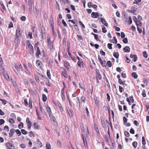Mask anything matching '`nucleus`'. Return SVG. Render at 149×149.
<instances>
[{
    "label": "nucleus",
    "instance_id": "45",
    "mask_svg": "<svg viewBox=\"0 0 149 149\" xmlns=\"http://www.w3.org/2000/svg\"><path fill=\"white\" fill-rule=\"evenodd\" d=\"M79 23L80 25L82 27L83 29H84L85 28V26L82 23V22L81 21H79Z\"/></svg>",
    "mask_w": 149,
    "mask_h": 149
},
{
    "label": "nucleus",
    "instance_id": "60",
    "mask_svg": "<svg viewBox=\"0 0 149 149\" xmlns=\"http://www.w3.org/2000/svg\"><path fill=\"white\" fill-rule=\"evenodd\" d=\"M88 7L90 8L92 7V3L91 2H88Z\"/></svg>",
    "mask_w": 149,
    "mask_h": 149
},
{
    "label": "nucleus",
    "instance_id": "29",
    "mask_svg": "<svg viewBox=\"0 0 149 149\" xmlns=\"http://www.w3.org/2000/svg\"><path fill=\"white\" fill-rule=\"evenodd\" d=\"M46 149H51V146L48 142H47L46 146Z\"/></svg>",
    "mask_w": 149,
    "mask_h": 149
},
{
    "label": "nucleus",
    "instance_id": "40",
    "mask_svg": "<svg viewBox=\"0 0 149 149\" xmlns=\"http://www.w3.org/2000/svg\"><path fill=\"white\" fill-rule=\"evenodd\" d=\"M133 146L135 148H136L137 145V143L136 141H134L132 143Z\"/></svg>",
    "mask_w": 149,
    "mask_h": 149
},
{
    "label": "nucleus",
    "instance_id": "18",
    "mask_svg": "<svg viewBox=\"0 0 149 149\" xmlns=\"http://www.w3.org/2000/svg\"><path fill=\"white\" fill-rule=\"evenodd\" d=\"M40 111L41 112H42V113L44 115H46L47 114L46 113L45 111L43 110V109L42 108V106H41L40 104Z\"/></svg>",
    "mask_w": 149,
    "mask_h": 149
},
{
    "label": "nucleus",
    "instance_id": "56",
    "mask_svg": "<svg viewBox=\"0 0 149 149\" xmlns=\"http://www.w3.org/2000/svg\"><path fill=\"white\" fill-rule=\"evenodd\" d=\"M70 58H71L73 61L75 62H76L77 58L75 57H74V56H72Z\"/></svg>",
    "mask_w": 149,
    "mask_h": 149
},
{
    "label": "nucleus",
    "instance_id": "19",
    "mask_svg": "<svg viewBox=\"0 0 149 149\" xmlns=\"http://www.w3.org/2000/svg\"><path fill=\"white\" fill-rule=\"evenodd\" d=\"M92 34H93L94 36L95 39L97 41H100V39H99L98 38V35L97 34H95L94 33H92Z\"/></svg>",
    "mask_w": 149,
    "mask_h": 149
},
{
    "label": "nucleus",
    "instance_id": "57",
    "mask_svg": "<svg viewBox=\"0 0 149 149\" xmlns=\"http://www.w3.org/2000/svg\"><path fill=\"white\" fill-rule=\"evenodd\" d=\"M62 23L63 24V26H67V24L64 19H62Z\"/></svg>",
    "mask_w": 149,
    "mask_h": 149
},
{
    "label": "nucleus",
    "instance_id": "42",
    "mask_svg": "<svg viewBox=\"0 0 149 149\" xmlns=\"http://www.w3.org/2000/svg\"><path fill=\"white\" fill-rule=\"evenodd\" d=\"M81 100L82 101V102H83L85 103V102L86 99H85V97H84L83 95H82L81 96Z\"/></svg>",
    "mask_w": 149,
    "mask_h": 149
},
{
    "label": "nucleus",
    "instance_id": "43",
    "mask_svg": "<svg viewBox=\"0 0 149 149\" xmlns=\"http://www.w3.org/2000/svg\"><path fill=\"white\" fill-rule=\"evenodd\" d=\"M119 91L120 93H122L124 91V88L121 86H119Z\"/></svg>",
    "mask_w": 149,
    "mask_h": 149
},
{
    "label": "nucleus",
    "instance_id": "15",
    "mask_svg": "<svg viewBox=\"0 0 149 149\" xmlns=\"http://www.w3.org/2000/svg\"><path fill=\"white\" fill-rule=\"evenodd\" d=\"M123 51L125 52H129L130 51V47L128 46H126L123 48Z\"/></svg>",
    "mask_w": 149,
    "mask_h": 149
},
{
    "label": "nucleus",
    "instance_id": "14",
    "mask_svg": "<svg viewBox=\"0 0 149 149\" xmlns=\"http://www.w3.org/2000/svg\"><path fill=\"white\" fill-rule=\"evenodd\" d=\"M130 57L131 58H133V60L134 62H136L137 60V56L136 55L131 54Z\"/></svg>",
    "mask_w": 149,
    "mask_h": 149
},
{
    "label": "nucleus",
    "instance_id": "63",
    "mask_svg": "<svg viewBox=\"0 0 149 149\" xmlns=\"http://www.w3.org/2000/svg\"><path fill=\"white\" fill-rule=\"evenodd\" d=\"M29 135L30 136L33 137H34V134L32 131H30L29 133Z\"/></svg>",
    "mask_w": 149,
    "mask_h": 149
},
{
    "label": "nucleus",
    "instance_id": "27",
    "mask_svg": "<svg viewBox=\"0 0 149 149\" xmlns=\"http://www.w3.org/2000/svg\"><path fill=\"white\" fill-rule=\"evenodd\" d=\"M20 29L19 28H18L16 31V35H18L19 36H21V34L20 33Z\"/></svg>",
    "mask_w": 149,
    "mask_h": 149
},
{
    "label": "nucleus",
    "instance_id": "25",
    "mask_svg": "<svg viewBox=\"0 0 149 149\" xmlns=\"http://www.w3.org/2000/svg\"><path fill=\"white\" fill-rule=\"evenodd\" d=\"M100 63L101 65L104 67V66H106L107 65V64L106 61L105 60H104L103 62L102 61H101Z\"/></svg>",
    "mask_w": 149,
    "mask_h": 149
},
{
    "label": "nucleus",
    "instance_id": "55",
    "mask_svg": "<svg viewBox=\"0 0 149 149\" xmlns=\"http://www.w3.org/2000/svg\"><path fill=\"white\" fill-rule=\"evenodd\" d=\"M9 122L11 124L14 123H15L14 120L12 118H10L9 119Z\"/></svg>",
    "mask_w": 149,
    "mask_h": 149
},
{
    "label": "nucleus",
    "instance_id": "26",
    "mask_svg": "<svg viewBox=\"0 0 149 149\" xmlns=\"http://www.w3.org/2000/svg\"><path fill=\"white\" fill-rule=\"evenodd\" d=\"M51 120L53 121L54 122H55L56 120V119L52 115H50V116H49Z\"/></svg>",
    "mask_w": 149,
    "mask_h": 149
},
{
    "label": "nucleus",
    "instance_id": "7",
    "mask_svg": "<svg viewBox=\"0 0 149 149\" xmlns=\"http://www.w3.org/2000/svg\"><path fill=\"white\" fill-rule=\"evenodd\" d=\"M100 14L97 12H93L91 14V16L92 17L94 18H96L98 17H99Z\"/></svg>",
    "mask_w": 149,
    "mask_h": 149
},
{
    "label": "nucleus",
    "instance_id": "46",
    "mask_svg": "<svg viewBox=\"0 0 149 149\" xmlns=\"http://www.w3.org/2000/svg\"><path fill=\"white\" fill-rule=\"evenodd\" d=\"M29 106L31 109H32L33 108L32 102L30 100H29Z\"/></svg>",
    "mask_w": 149,
    "mask_h": 149
},
{
    "label": "nucleus",
    "instance_id": "37",
    "mask_svg": "<svg viewBox=\"0 0 149 149\" xmlns=\"http://www.w3.org/2000/svg\"><path fill=\"white\" fill-rule=\"evenodd\" d=\"M8 136L10 137H11L12 135L13 134L14 131L11 132V131H10V132H8Z\"/></svg>",
    "mask_w": 149,
    "mask_h": 149
},
{
    "label": "nucleus",
    "instance_id": "59",
    "mask_svg": "<svg viewBox=\"0 0 149 149\" xmlns=\"http://www.w3.org/2000/svg\"><path fill=\"white\" fill-rule=\"evenodd\" d=\"M23 21H24L26 20V17L25 16H22L20 18Z\"/></svg>",
    "mask_w": 149,
    "mask_h": 149
},
{
    "label": "nucleus",
    "instance_id": "8",
    "mask_svg": "<svg viewBox=\"0 0 149 149\" xmlns=\"http://www.w3.org/2000/svg\"><path fill=\"white\" fill-rule=\"evenodd\" d=\"M36 56L38 58L39 57V55L41 54L39 47H37L36 49Z\"/></svg>",
    "mask_w": 149,
    "mask_h": 149
},
{
    "label": "nucleus",
    "instance_id": "39",
    "mask_svg": "<svg viewBox=\"0 0 149 149\" xmlns=\"http://www.w3.org/2000/svg\"><path fill=\"white\" fill-rule=\"evenodd\" d=\"M104 138L105 139V141L108 143L109 142V140L107 136L106 135H104Z\"/></svg>",
    "mask_w": 149,
    "mask_h": 149
},
{
    "label": "nucleus",
    "instance_id": "53",
    "mask_svg": "<svg viewBox=\"0 0 149 149\" xmlns=\"http://www.w3.org/2000/svg\"><path fill=\"white\" fill-rule=\"evenodd\" d=\"M124 134L125 136H126V137H129V132H128L127 131H125L124 132Z\"/></svg>",
    "mask_w": 149,
    "mask_h": 149
},
{
    "label": "nucleus",
    "instance_id": "31",
    "mask_svg": "<svg viewBox=\"0 0 149 149\" xmlns=\"http://www.w3.org/2000/svg\"><path fill=\"white\" fill-rule=\"evenodd\" d=\"M68 112L70 116H72L73 115V110L72 109H70L69 111L68 110Z\"/></svg>",
    "mask_w": 149,
    "mask_h": 149
},
{
    "label": "nucleus",
    "instance_id": "64",
    "mask_svg": "<svg viewBox=\"0 0 149 149\" xmlns=\"http://www.w3.org/2000/svg\"><path fill=\"white\" fill-rule=\"evenodd\" d=\"M123 19L124 20H125V19H127V17L125 14H123L122 15Z\"/></svg>",
    "mask_w": 149,
    "mask_h": 149
},
{
    "label": "nucleus",
    "instance_id": "12",
    "mask_svg": "<svg viewBox=\"0 0 149 149\" xmlns=\"http://www.w3.org/2000/svg\"><path fill=\"white\" fill-rule=\"evenodd\" d=\"M29 53L32 56H33L34 53V51L33 47H29Z\"/></svg>",
    "mask_w": 149,
    "mask_h": 149
},
{
    "label": "nucleus",
    "instance_id": "49",
    "mask_svg": "<svg viewBox=\"0 0 149 149\" xmlns=\"http://www.w3.org/2000/svg\"><path fill=\"white\" fill-rule=\"evenodd\" d=\"M112 44L111 43H108L107 45V47L109 49H112Z\"/></svg>",
    "mask_w": 149,
    "mask_h": 149
},
{
    "label": "nucleus",
    "instance_id": "24",
    "mask_svg": "<svg viewBox=\"0 0 149 149\" xmlns=\"http://www.w3.org/2000/svg\"><path fill=\"white\" fill-rule=\"evenodd\" d=\"M42 100L44 102H45L47 100V97L45 94L42 95Z\"/></svg>",
    "mask_w": 149,
    "mask_h": 149
},
{
    "label": "nucleus",
    "instance_id": "33",
    "mask_svg": "<svg viewBox=\"0 0 149 149\" xmlns=\"http://www.w3.org/2000/svg\"><path fill=\"white\" fill-rule=\"evenodd\" d=\"M23 127V124L22 122H20L18 125V128L19 129H22Z\"/></svg>",
    "mask_w": 149,
    "mask_h": 149
},
{
    "label": "nucleus",
    "instance_id": "9",
    "mask_svg": "<svg viewBox=\"0 0 149 149\" xmlns=\"http://www.w3.org/2000/svg\"><path fill=\"white\" fill-rule=\"evenodd\" d=\"M125 22L128 23L129 24H131L132 22V17L130 16L129 17L128 20H127V19H125L124 20Z\"/></svg>",
    "mask_w": 149,
    "mask_h": 149
},
{
    "label": "nucleus",
    "instance_id": "16",
    "mask_svg": "<svg viewBox=\"0 0 149 149\" xmlns=\"http://www.w3.org/2000/svg\"><path fill=\"white\" fill-rule=\"evenodd\" d=\"M61 76H63L65 78L67 77V71L65 69L63 71H62L61 74Z\"/></svg>",
    "mask_w": 149,
    "mask_h": 149
},
{
    "label": "nucleus",
    "instance_id": "62",
    "mask_svg": "<svg viewBox=\"0 0 149 149\" xmlns=\"http://www.w3.org/2000/svg\"><path fill=\"white\" fill-rule=\"evenodd\" d=\"M24 103L25 105L26 106H27L28 105L27 100L26 98H25L24 99Z\"/></svg>",
    "mask_w": 149,
    "mask_h": 149
},
{
    "label": "nucleus",
    "instance_id": "38",
    "mask_svg": "<svg viewBox=\"0 0 149 149\" xmlns=\"http://www.w3.org/2000/svg\"><path fill=\"white\" fill-rule=\"evenodd\" d=\"M16 36L15 37V42H18L19 41V37L20 36H19L18 35H16Z\"/></svg>",
    "mask_w": 149,
    "mask_h": 149
},
{
    "label": "nucleus",
    "instance_id": "6",
    "mask_svg": "<svg viewBox=\"0 0 149 149\" xmlns=\"http://www.w3.org/2000/svg\"><path fill=\"white\" fill-rule=\"evenodd\" d=\"M100 19L101 20V22L103 24L106 26H108V24L104 19L102 17L98 18L99 19Z\"/></svg>",
    "mask_w": 149,
    "mask_h": 149
},
{
    "label": "nucleus",
    "instance_id": "5",
    "mask_svg": "<svg viewBox=\"0 0 149 149\" xmlns=\"http://www.w3.org/2000/svg\"><path fill=\"white\" fill-rule=\"evenodd\" d=\"M134 18H135L136 20H137V18L135 16H134L133 17V20L135 22L137 27L141 26L142 25L141 22H140L139 21H136L134 19Z\"/></svg>",
    "mask_w": 149,
    "mask_h": 149
},
{
    "label": "nucleus",
    "instance_id": "4",
    "mask_svg": "<svg viewBox=\"0 0 149 149\" xmlns=\"http://www.w3.org/2000/svg\"><path fill=\"white\" fill-rule=\"evenodd\" d=\"M136 10L137 8H136L132 7L131 8V10H129V12L132 13L134 15H136Z\"/></svg>",
    "mask_w": 149,
    "mask_h": 149
},
{
    "label": "nucleus",
    "instance_id": "35",
    "mask_svg": "<svg viewBox=\"0 0 149 149\" xmlns=\"http://www.w3.org/2000/svg\"><path fill=\"white\" fill-rule=\"evenodd\" d=\"M118 83L121 85H126V84L124 83L121 79H119L118 80Z\"/></svg>",
    "mask_w": 149,
    "mask_h": 149
},
{
    "label": "nucleus",
    "instance_id": "1",
    "mask_svg": "<svg viewBox=\"0 0 149 149\" xmlns=\"http://www.w3.org/2000/svg\"><path fill=\"white\" fill-rule=\"evenodd\" d=\"M89 134L88 131H82V136L84 142L85 140H86V139L88 137V135Z\"/></svg>",
    "mask_w": 149,
    "mask_h": 149
},
{
    "label": "nucleus",
    "instance_id": "30",
    "mask_svg": "<svg viewBox=\"0 0 149 149\" xmlns=\"http://www.w3.org/2000/svg\"><path fill=\"white\" fill-rule=\"evenodd\" d=\"M23 80L24 81V83L27 85H29V81L26 79L23 78Z\"/></svg>",
    "mask_w": 149,
    "mask_h": 149
},
{
    "label": "nucleus",
    "instance_id": "47",
    "mask_svg": "<svg viewBox=\"0 0 149 149\" xmlns=\"http://www.w3.org/2000/svg\"><path fill=\"white\" fill-rule=\"evenodd\" d=\"M0 100L2 102V104H4V105H5L6 104V100H3L2 99H0Z\"/></svg>",
    "mask_w": 149,
    "mask_h": 149
},
{
    "label": "nucleus",
    "instance_id": "23",
    "mask_svg": "<svg viewBox=\"0 0 149 149\" xmlns=\"http://www.w3.org/2000/svg\"><path fill=\"white\" fill-rule=\"evenodd\" d=\"M132 76L134 79H136L138 77V75L136 72H134L132 73Z\"/></svg>",
    "mask_w": 149,
    "mask_h": 149
},
{
    "label": "nucleus",
    "instance_id": "22",
    "mask_svg": "<svg viewBox=\"0 0 149 149\" xmlns=\"http://www.w3.org/2000/svg\"><path fill=\"white\" fill-rule=\"evenodd\" d=\"M53 43L52 41H51L48 43V46L50 47L51 49H52L53 48Z\"/></svg>",
    "mask_w": 149,
    "mask_h": 149
},
{
    "label": "nucleus",
    "instance_id": "20",
    "mask_svg": "<svg viewBox=\"0 0 149 149\" xmlns=\"http://www.w3.org/2000/svg\"><path fill=\"white\" fill-rule=\"evenodd\" d=\"M33 126L34 127V128L35 130H38L39 129V126L36 122H35L33 123Z\"/></svg>",
    "mask_w": 149,
    "mask_h": 149
},
{
    "label": "nucleus",
    "instance_id": "10",
    "mask_svg": "<svg viewBox=\"0 0 149 149\" xmlns=\"http://www.w3.org/2000/svg\"><path fill=\"white\" fill-rule=\"evenodd\" d=\"M36 63L37 65L41 69L42 68V63L39 60H37L36 61Z\"/></svg>",
    "mask_w": 149,
    "mask_h": 149
},
{
    "label": "nucleus",
    "instance_id": "48",
    "mask_svg": "<svg viewBox=\"0 0 149 149\" xmlns=\"http://www.w3.org/2000/svg\"><path fill=\"white\" fill-rule=\"evenodd\" d=\"M142 143L143 145H144L146 144V142L144 136L142 137Z\"/></svg>",
    "mask_w": 149,
    "mask_h": 149
},
{
    "label": "nucleus",
    "instance_id": "28",
    "mask_svg": "<svg viewBox=\"0 0 149 149\" xmlns=\"http://www.w3.org/2000/svg\"><path fill=\"white\" fill-rule=\"evenodd\" d=\"M3 75L4 77L6 79V80L8 81H9L10 80L9 77L8 75L6 74L5 73H3Z\"/></svg>",
    "mask_w": 149,
    "mask_h": 149
},
{
    "label": "nucleus",
    "instance_id": "21",
    "mask_svg": "<svg viewBox=\"0 0 149 149\" xmlns=\"http://www.w3.org/2000/svg\"><path fill=\"white\" fill-rule=\"evenodd\" d=\"M113 56L116 58H118L119 56V54L118 52H115L113 54Z\"/></svg>",
    "mask_w": 149,
    "mask_h": 149
},
{
    "label": "nucleus",
    "instance_id": "32",
    "mask_svg": "<svg viewBox=\"0 0 149 149\" xmlns=\"http://www.w3.org/2000/svg\"><path fill=\"white\" fill-rule=\"evenodd\" d=\"M47 74L48 78L49 79H50L51 78V75L50 72V71L49 70H47Z\"/></svg>",
    "mask_w": 149,
    "mask_h": 149
},
{
    "label": "nucleus",
    "instance_id": "54",
    "mask_svg": "<svg viewBox=\"0 0 149 149\" xmlns=\"http://www.w3.org/2000/svg\"><path fill=\"white\" fill-rule=\"evenodd\" d=\"M61 142L59 140H58L57 141V145L59 147H61Z\"/></svg>",
    "mask_w": 149,
    "mask_h": 149
},
{
    "label": "nucleus",
    "instance_id": "50",
    "mask_svg": "<svg viewBox=\"0 0 149 149\" xmlns=\"http://www.w3.org/2000/svg\"><path fill=\"white\" fill-rule=\"evenodd\" d=\"M107 64L108 66L109 67H111V63L110 61H107Z\"/></svg>",
    "mask_w": 149,
    "mask_h": 149
},
{
    "label": "nucleus",
    "instance_id": "44",
    "mask_svg": "<svg viewBox=\"0 0 149 149\" xmlns=\"http://www.w3.org/2000/svg\"><path fill=\"white\" fill-rule=\"evenodd\" d=\"M26 122L27 124L32 123L31 121L30 120L29 118V117H27L26 118Z\"/></svg>",
    "mask_w": 149,
    "mask_h": 149
},
{
    "label": "nucleus",
    "instance_id": "58",
    "mask_svg": "<svg viewBox=\"0 0 149 149\" xmlns=\"http://www.w3.org/2000/svg\"><path fill=\"white\" fill-rule=\"evenodd\" d=\"M123 42L124 43H127L128 42V40L127 38H125L123 40Z\"/></svg>",
    "mask_w": 149,
    "mask_h": 149
},
{
    "label": "nucleus",
    "instance_id": "13",
    "mask_svg": "<svg viewBox=\"0 0 149 149\" xmlns=\"http://www.w3.org/2000/svg\"><path fill=\"white\" fill-rule=\"evenodd\" d=\"M95 71L96 74H97L98 78L100 79H102V76L100 74V72L98 69H95Z\"/></svg>",
    "mask_w": 149,
    "mask_h": 149
},
{
    "label": "nucleus",
    "instance_id": "51",
    "mask_svg": "<svg viewBox=\"0 0 149 149\" xmlns=\"http://www.w3.org/2000/svg\"><path fill=\"white\" fill-rule=\"evenodd\" d=\"M27 44L28 45V47H33L31 44L29 40H28L27 41Z\"/></svg>",
    "mask_w": 149,
    "mask_h": 149
},
{
    "label": "nucleus",
    "instance_id": "36",
    "mask_svg": "<svg viewBox=\"0 0 149 149\" xmlns=\"http://www.w3.org/2000/svg\"><path fill=\"white\" fill-rule=\"evenodd\" d=\"M41 33V35H42V38L43 40V39H45L46 38V34L44 33Z\"/></svg>",
    "mask_w": 149,
    "mask_h": 149
},
{
    "label": "nucleus",
    "instance_id": "34",
    "mask_svg": "<svg viewBox=\"0 0 149 149\" xmlns=\"http://www.w3.org/2000/svg\"><path fill=\"white\" fill-rule=\"evenodd\" d=\"M143 56L144 58H147L148 57V54L146 51L143 52Z\"/></svg>",
    "mask_w": 149,
    "mask_h": 149
},
{
    "label": "nucleus",
    "instance_id": "11",
    "mask_svg": "<svg viewBox=\"0 0 149 149\" xmlns=\"http://www.w3.org/2000/svg\"><path fill=\"white\" fill-rule=\"evenodd\" d=\"M64 66L66 68L68 69H69V67L70 66V65L69 62L65 60L64 61Z\"/></svg>",
    "mask_w": 149,
    "mask_h": 149
},
{
    "label": "nucleus",
    "instance_id": "52",
    "mask_svg": "<svg viewBox=\"0 0 149 149\" xmlns=\"http://www.w3.org/2000/svg\"><path fill=\"white\" fill-rule=\"evenodd\" d=\"M113 39L114 40V42H113V43L116 44L117 42V41L116 37L115 36L113 37Z\"/></svg>",
    "mask_w": 149,
    "mask_h": 149
},
{
    "label": "nucleus",
    "instance_id": "2",
    "mask_svg": "<svg viewBox=\"0 0 149 149\" xmlns=\"http://www.w3.org/2000/svg\"><path fill=\"white\" fill-rule=\"evenodd\" d=\"M6 145L7 149H15L14 146L13 144L9 142L6 144Z\"/></svg>",
    "mask_w": 149,
    "mask_h": 149
},
{
    "label": "nucleus",
    "instance_id": "61",
    "mask_svg": "<svg viewBox=\"0 0 149 149\" xmlns=\"http://www.w3.org/2000/svg\"><path fill=\"white\" fill-rule=\"evenodd\" d=\"M123 120L124 123H127V118L125 116H123Z\"/></svg>",
    "mask_w": 149,
    "mask_h": 149
},
{
    "label": "nucleus",
    "instance_id": "41",
    "mask_svg": "<svg viewBox=\"0 0 149 149\" xmlns=\"http://www.w3.org/2000/svg\"><path fill=\"white\" fill-rule=\"evenodd\" d=\"M102 32L103 33H105L107 32L106 28L104 26L103 27L102 29Z\"/></svg>",
    "mask_w": 149,
    "mask_h": 149
},
{
    "label": "nucleus",
    "instance_id": "17",
    "mask_svg": "<svg viewBox=\"0 0 149 149\" xmlns=\"http://www.w3.org/2000/svg\"><path fill=\"white\" fill-rule=\"evenodd\" d=\"M46 110L48 112L49 116H50V115L51 114L52 111L50 109V107H49L48 105L46 106Z\"/></svg>",
    "mask_w": 149,
    "mask_h": 149
},
{
    "label": "nucleus",
    "instance_id": "3",
    "mask_svg": "<svg viewBox=\"0 0 149 149\" xmlns=\"http://www.w3.org/2000/svg\"><path fill=\"white\" fill-rule=\"evenodd\" d=\"M14 66V67L15 68V69L14 68L13 69L15 72L16 74H18L19 73V66L18 65H17V64H15Z\"/></svg>",
    "mask_w": 149,
    "mask_h": 149
}]
</instances>
